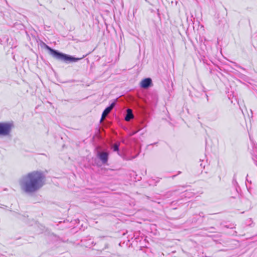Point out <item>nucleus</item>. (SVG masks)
<instances>
[{
    "label": "nucleus",
    "instance_id": "1",
    "mask_svg": "<svg viewBox=\"0 0 257 257\" xmlns=\"http://www.w3.org/2000/svg\"><path fill=\"white\" fill-rule=\"evenodd\" d=\"M45 175L42 171H33L23 175L19 180L21 190L27 194H33L45 184Z\"/></svg>",
    "mask_w": 257,
    "mask_h": 257
},
{
    "label": "nucleus",
    "instance_id": "2",
    "mask_svg": "<svg viewBox=\"0 0 257 257\" xmlns=\"http://www.w3.org/2000/svg\"><path fill=\"white\" fill-rule=\"evenodd\" d=\"M43 44L45 46V48L49 51V54L57 60L63 61L65 63H69L75 62L81 59V58H75L72 56L60 52L57 50L51 48L46 44Z\"/></svg>",
    "mask_w": 257,
    "mask_h": 257
},
{
    "label": "nucleus",
    "instance_id": "3",
    "mask_svg": "<svg viewBox=\"0 0 257 257\" xmlns=\"http://www.w3.org/2000/svg\"><path fill=\"white\" fill-rule=\"evenodd\" d=\"M13 125L7 122H0V136H6L10 134Z\"/></svg>",
    "mask_w": 257,
    "mask_h": 257
},
{
    "label": "nucleus",
    "instance_id": "4",
    "mask_svg": "<svg viewBox=\"0 0 257 257\" xmlns=\"http://www.w3.org/2000/svg\"><path fill=\"white\" fill-rule=\"evenodd\" d=\"M97 157L100 160L101 162L103 164H105L108 161V153L105 152H98L97 153Z\"/></svg>",
    "mask_w": 257,
    "mask_h": 257
},
{
    "label": "nucleus",
    "instance_id": "5",
    "mask_svg": "<svg viewBox=\"0 0 257 257\" xmlns=\"http://www.w3.org/2000/svg\"><path fill=\"white\" fill-rule=\"evenodd\" d=\"M115 105V102H113L109 106L107 107L103 110L101 118L100 120L101 121H102V120L103 118H104L105 117H106V116L110 112V111L112 110L113 108L114 107Z\"/></svg>",
    "mask_w": 257,
    "mask_h": 257
},
{
    "label": "nucleus",
    "instance_id": "6",
    "mask_svg": "<svg viewBox=\"0 0 257 257\" xmlns=\"http://www.w3.org/2000/svg\"><path fill=\"white\" fill-rule=\"evenodd\" d=\"M152 83V79L147 78L143 79L141 82V86L143 88H148Z\"/></svg>",
    "mask_w": 257,
    "mask_h": 257
},
{
    "label": "nucleus",
    "instance_id": "7",
    "mask_svg": "<svg viewBox=\"0 0 257 257\" xmlns=\"http://www.w3.org/2000/svg\"><path fill=\"white\" fill-rule=\"evenodd\" d=\"M134 118V114L132 109L128 108L126 110V114L125 116V120L127 121H130L131 119Z\"/></svg>",
    "mask_w": 257,
    "mask_h": 257
},
{
    "label": "nucleus",
    "instance_id": "8",
    "mask_svg": "<svg viewBox=\"0 0 257 257\" xmlns=\"http://www.w3.org/2000/svg\"><path fill=\"white\" fill-rule=\"evenodd\" d=\"M119 143H116L112 146V149L114 152L119 151Z\"/></svg>",
    "mask_w": 257,
    "mask_h": 257
},
{
    "label": "nucleus",
    "instance_id": "9",
    "mask_svg": "<svg viewBox=\"0 0 257 257\" xmlns=\"http://www.w3.org/2000/svg\"><path fill=\"white\" fill-rule=\"evenodd\" d=\"M189 193V192H188V191H185V192H183V193H182V196H182V197H188V194Z\"/></svg>",
    "mask_w": 257,
    "mask_h": 257
},
{
    "label": "nucleus",
    "instance_id": "10",
    "mask_svg": "<svg viewBox=\"0 0 257 257\" xmlns=\"http://www.w3.org/2000/svg\"><path fill=\"white\" fill-rule=\"evenodd\" d=\"M199 215L200 216V217H204V216L203 215V212H201L199 213Z\"/></svg>",
    "mask_w": 257,
    "mask_h": 257
},
{
    "label": "nucleus",
    "instance_id": "11",
    "mask_svg": "<svg viewBox=\"0 0 257 257\" xmlns=\"http://www.w3.org/2000/svg\"><path fill=\"white\" fill-rule=\"evenodd\" d=\"M137 132H138V131H137V132H135L134 133H133V135L135 134H136V133H137Z\"/></svg>",
    "mask_w": 257,
    "mask_h": 257
}]
</instances>
